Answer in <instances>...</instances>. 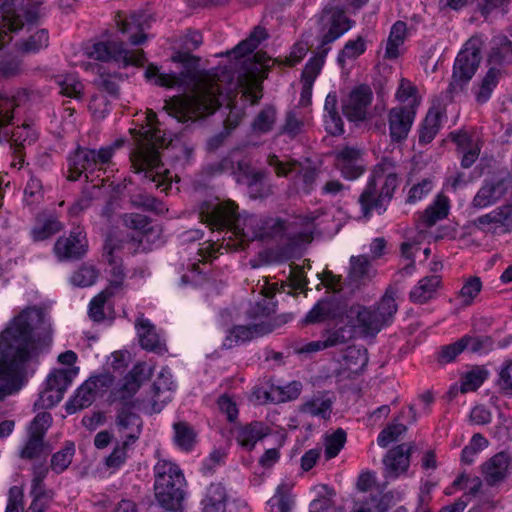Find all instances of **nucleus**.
<instances>
[{
  "label": "nucleus",
  "mask_w": 512,
  "mask_h": 512,
  "mask_svg": "<svg viewBox=\"0 0 512 512\" xmlns=\"http://www.w3.org/2000/svg\"><path fill=\"white\" fill-rule=\"evenodd\" d=\"M122 141H116L111 145L100 147L98 150L86 147H77L67 158V179L78 180L82 175L86 179L93 178L95 173L105 170L111 163L115 151L120 148Z\"/></svg>",
  "instance_id": "6e6552de"
},
{
  "label": "nucleus",
  "mask_w": 512,
  "mask_h": 512,
  "mask_svg": "<svg viewBox=\"0 0 512 512\" xmlns=\"http://www.w3.org/2000/svg\"><path fill=\"white\" fill-rule=\"evenodd\" d=\"M174 388L175 384L171 373L167 370L161 371L153 384L154 396L157 398L153 403L154 412H159L162 408V405H158L157 401L163 404L171 400V393Z\"/></svg>",
  "instance_id": "37998d69"
},
{
  "label": "nucleus",
  "mask_w": 512,
  "mask_h": 512,
  "mask_svg": "<svg viewBox=\"0 0 512 512\" xmlns=\"http://www.w3.org/2000/svg\"><path fill=\"white\" fill-rule=\"evenodd\" d=\"M511 467L510 455L500 452L481 465V473L487 485L497 486L509 476Z\"/></svg>",
  "instance_id": "5701e85b"
},
{
  "label": "nucleus",
  "mask_w": 512,
  "mask_h": 512,
  "mask_svg": "<svg viewBox=\"0 0 512 512\" xmlns=\"http://www.w3.org/2000/svg\"><path fill=\"white\" fill-rule=\"evenodd\" d=\"M338 97L335 91L327 94L324 103L325 128L331 135H340L344 132V123L338 112Z\"/></svg>",
  "instance_id": "e433bc0d"
},
{
  "label": "nucleus",
  "mask_w": 512,
  "mask_h": 512,
  "mask_svg": "<svg viewBox=\"0 0 512 512\" xmlns=\"http://www.w3.org/2000/svg\"><path fill=\"white\" fill-rule=\"evenodd\" d=\"M385 465V476L389 479H396L405 473L410 464V449L405 444L398 445L388 451L383 460Z\"/></svg>",
  "instance_id": "cd10ccee"
},
{
  "label": "nucleus",
  "mask_w": 512,
  "mask_h": 512,
  "mask_svg": "<svg viewBox=\"0 0 512 512\" xmlns=\"http://www.w3.org/2000/svg\"><path fill=\"white\" fill-rule=\"evenodd\" d=\"M155 497L161 507L176 511L184 498L185 478L180 468L173 462L160 459L154 466Z\"/></svg>",
  "instance_id": "0eeeda50"
},
{
  "label": "nucleus",
  "mask_w": 512,
  "mask_h": 512,
  "mask_svg": "<svg viewBox=\"0 0 512 512\" xmlns=\"http://www.w3.org/2000/svg\"><path fill=\"white\" fill-rule=\"evenodd\" d=\"M63 225L55 217H47L44 220H39L31 230L32 239L35 242L44 241L54 234L60 232Z\"/></svg>",
  "instance_id": "603ef678"
},
{
  "label": "nucleus",
  "mask_w": 512,
  "mask_h": 512,
  "mask_svg": "<svg viewBox=\"0 0 512 512\" xmlns=\"http://www.w3.org/2000/svg\"><path fill=\"white\" fill-rule=\"evenodd\" d=\"M123 223L126 227L137 231L136 235H127V238L123 240L129 242V245L132 241L142 243V233L147 231L150 224L149 218L139 213H127L123 215Z\"/></svg>",
  "instance_id": "3c124183"
},
{
  "label": "nucleus",
  "mask_w": 512,
  "mask_h": 512,
  "mask_svg": "<svg viewBox=\"0 0 512 512\" xmlns=\"http://www.w3.org/2000/svg\"><path fill=\"white\" fill-rule=\"evenodd\" d=\"M319 24L320 43L317 46V52L313 58H321L324 64V59L330 51L329 45L349 31L354 21L349 19L339 6H333L326 8L322 12Z\"/></svg>",
  "instance_id": "9d476101"
},
{
  "label": "nucleus",
  "mask_w": 512,
  "mask_h": 512,
  "mask_svg": "<svg viewBox=\"0 0 512 512\" xmlns=\"http://www.w3.org/2000/svg\"><path fill=\"white\" fill-rule=\"evenodd\" d=\"M135 327L140 345L143 349L157 354H163L167 351L164 340L161 335L157 333L155 326L149 319L143 317L138 318Z\"/></svg>",
  "instance_id": "a878e982"
},
{
  "label": "nucleus",
  "mask_w": 512,
  "mask_h": 512,
  "mask_svg": "<svg viewBox=\"0 0 512 512\" xmlns=\"http://www.w3.org/2000/svg\"><path fill=\"white\" fill-rule=\"evenodd\" d=\"M347 324L363 336H376L384 327L372 307L353 304L344 310Z\"/></svg>",
  "instance_id": "dca6fc26"
},
{
  "label": "nucleus",
  "mask_w": 512,
  "mask_h": 512,
  "mask_svg": "<svg viewBox=\"0 0 512 512\" xmlns=\"http://www.w3.org/2000/svg\"><path fill=\"white\" fill-rule=\"evenodd\" d=\"M271 331H273V327L265 324L264 321L253 325H236L229 331V335L226 338V341H229L227 345L231 347L234 344L245 343Z\"/></svg>",
  "instance_id": "2f4dec72"
},
{
  "label": "nucleus",
  "mask_w": 512,
  "mask_h": 512,
  "mask_svg": "<svg viewBox=\"0 0 512 512\" xmlns=\"http://www.w3.org/2000/svg\"><path fill=\"white\" fill-rule=\"evenodd\" d=\"M336 167L347 180L359 178L365 171L361 151L354 147H344L336 154Z\"/></svg>",
  "instance_id": "b1692460"
},
{
  "label": "nucleus",
  "mask_w": 512,
  "mask_h": 512,
  "mask_svg": "<svg viewBox=\"0 0 512 512\" xmlns=\"http://www.w3.org/2000/svg\"><path fill=\"white\" fill-rule=\"evenodd\" d=\"M267 161L278 177L290 178L294 185L301 187L304 192L309 193L314 188L317 170L309 161L303 164L291 159L281 160L276 155H270Z\"/></svg>",
  "instance_id": "f8f14e48"
},
{
  "label": "nucleus",
  "mask_w": 512,
  "mask_h": 512,
  "mask_svg": "<svg viewBox=\"0 0 512 512\" xmlns=\"http://www.w3.org/2000/svg\"><path fill=\"white\" fill-rule=\"evenodd\" d=\"M415 116L413 105H398L388 111L387 120L392 142L399 143L408 137Z\"/></svg>",
  "instance_id": "6ab92c4d"
},
{
  "label": "nucleus",
  "mask_w": 512,
  "mask_h": 512,
  "mask_svg": "<svg viewBox=\"0 0 512 512\" xmlns=\"http://www.w3.org/2000/svg\"><path fill=\"white\" fill-rule=\"evenodd\" d=\"M132 446L127 442L118 441L113 451L105 458V466L113 471L120 469L126 463Z\"/></svg>",
  "instance_id": "6e6d98bb"
},
{
  "label": "nucleus",
  "mask_w": 512,
  "mask_h": 512,
  "mask_svg": "<svg viewBox=\"0 0 512 512\" xmlns=\"http://www.w3.org/2000/svg\"><path fill=\"white\" fill-rule=\"evenodd\" d=\"M43 325L42 311L27 308L0 335V401L21 389L26 363L36 351V331Z\"/></svg>",
  "instance_id": "f03ea898"
},
{
  "label": "nucleus",
  "mask_w": 512,
  "mask_h": 512,
  "mask_svg": "<svg viewBox=\"0 0 512 512\" xmlns=\"http://www.w3.org/2000/svg\"><path fill=\"white\" fill-rule=\"evenodd\" d=\"M32 501L26 512H45L53 499L54 492L51 489L30 490Z\"/></svg>",
  "instance_id": "052dcab7"
},
{
  "label": "nucleus",
  "mask_w": 512,
  "mask_h": 512,
  "mask_svg": "<svg viewBox=\"0 0 512 512\" xmlns=\"http://www.w3.org/2000/svg\"><path fill=\"white\" fill-rule=\"evenodd\" d=\"M395 295L396 292L394 290L387 289L381 299L371 306L384 328L393 323L398 311Z\"/></svg>",
  "instance_id": "a19ab883"
},
{
  "label": "nucleus",
  "mask_w": 512,
  "mask_h": 512,
  "mask_svg": "<svg viewBox=\"0 0 512 512\" xmlns=\"http://www.w3.org/2000/svg\"><path fill=\"white\" fill-rule=\"evenodd\" d=\"M143 429L141 417L133 412L130 407H122L115 418V432L120 441L135 445L140 438Z\"/></svg>",
  "instance_id": "aec40b11"
},
{
  "label": "nucleus",
  "mask_w": 512,
  "mask_h": 512,
  "mask_svg": "<svg viewBox=\"0 0 512 512\" xmlns=\"http://www.w3.org/2000/svg\"><path fill=\"white\" fill-rule=\"evenodd\" d=\"M487 55L489 68H499L512 64V41L505 35L494 36Z\"/></svg>",
  "instance_id": "bb28decb"
},
{
  "label": "nucleus",
  "mask_w": 512,
  "mask_h": 512,
  "mask_svg": "<svg viewBox=\"0 0 512 512\" xmlns=\"http://www.w3.org/2000/svg\"><path fill=\"white\" fill-rule=\"evenodd\" d=\"M396 99L401 105H413L414 110H417L420 104L416 86L406 79L400 81L396 92Z\"/></svg>",
  "instance_id": "13d9d810"
},
{
  "label": "nucleus",
  "mask_w": 512,
  "mask_h": 512,
  "mask_svg": "<svg viewBox=\"0 0 512 512\" xmlns=\"http://www.w3.org/2000/svg\"><path fill=\"white\" fill-rule=\"evenodd\" d=\"M232 92V88L222 87L219 79H206L195 84L192 95L166 101L164 109L178 122H187L214 113L224 103L229 104Z\"/></svg>",
  "instance_id": "20e7f679"
},
{
  "label": "nucleus",
  "mask_w": 512,
  "mask_h": 512,
  "mask_svg": "<svg viewBox=\"0 0 512 512\" xmlns=\"http://www.w3.org/2000/svg\"><path fill=\"white\" fill-rule=\"evenodd\" d=\"M17 103L14 97L0 95V142H10L11 148L17 154L18 163L22 164L24 159L22 150L32 145L37 140V132L27 124L17 126L11 133L6 130V125L13 119V111Z\"/></svg>",
  "instance_id": "1a4fd4ad"
},
{
  "label": "nucleus",
  "mask_w": 512,
  "mask_h": 512,
  "mask_svg": "<svg viewBox=\"0 0 512 512\" xmlns=\"http://www.w3.org/2000/svg\"><path fill=\"white\" fill-rule=\"evenodd\" d=\"M406 38L407 24L403 21L395 22L390 29L388 38L383 43V58L386 60L397 59L402 53V48Z\"/></svg>",
  "instance_id": "72a5a7b5"
},
{
  "label": "nucleus",
  "mask_w": 512,
  "mask_h": 512,
  "mask_svg": "<svg viewBox=\"0 0 512 512\" xmlns=\"http://www.w3.org/2000/svg\"><path fill=\"white\" fill-rule=\"evenodd\" d=\"M97 271L93 266L83 265L71 276V283L78 287H88L95 283Z\"/></svg>",
  "instance_id": "338daca9"
},
{
  "label": "nucleus",
  "mask_w": 512,
  "mask_h": 512,
  "mask_svg": "<svg viewBox=\"0 0 512 512\" xmlns=\"http://www.w3.org/2000/svg\"><path fill=\"white\" fill-rule=\"evenodd\" d=\"M57 83L60 87L61 94L76 99L81 98L83 84L75 74L60 75L57 78Z\"/></svg>",
  "instance_id": "4d7b16f0"
},
{
  "label": "nucleus",
  "mask_w": 512,
  "mask_h": 512,
  "mask_svg": "<svg viewBox=\"0 0 512 512\" xmlns=\"http://www.w3.org/2000/svg\"><path fill=\"white\" fill-rule=\"evenodd\" d=\"M147 119L150 128L131 153L130 160L135 173H142L147 183L154 184L161 192H167L172 186L173 175L159 157L157 142L161 137L157 135L156 114L150 111Z\"/></svg>",
  "instance_id": "39448f33"
},
{
  "label": "nucleus",
  "mask_w": 512,
  "mask_h": 512,
  "mask_svg": "<svg viewBox=\"0 0 512 512\" xmlns=\"http://www.w3.org/2000/svg\"><path fill=\"white\" fill-rule=\"evenodd\" d=\"M507 183L504 179H486L475 194L472 206L484 209L499 202L507 193Z\"/></svg>",
  "instance_id": "393cba45"
},
{
  "label": "nucleus",
  "mask_w": 512,
  "mask_h": 512,
  "mask_svg": "<svg viewBox=\"0 0 512 512\" xmlns=\"http://www.w3.org/2000/svg\"><path fill=\"white\" fill-rule=\"evenodd\" d=\"M448 212L449 199L446 196L438 195L434 202L426 208L423 214V221L427 226H432L437 221L444 219Z\"/></svg>",
  "instance_id": "864d4df0"
},
{
  "label": "nucleus",
  "mask_w": 512,
  "mask_h": 512,
  "mask_svg": "<svg viewBox=\"0 0 512 512\" xmlns=\"http://www.w3.org/2000/svg\"><path fill=\"white\" fill-rule=\"evenodd\" d=\"M210 176L228 173L236 177L237 182L244 179L249 185L257 183L262 179L261 173H253L249 163L242 158L239 150L231 151L226 157L219 161L210 163L205 168Z\"/></svg>",
  "instance_id": "4468645a"
},
{
  "label": "nucleus",
  "mask_w": 512,
  "mask_h": 512,
  "mask_svg": "<svg viewBox=\"0 0 512 512\" xmlns=\"http://www.w3.org/2000/svg\"><path fill=\"white\" fill-rule=\"evenodd\" d=\"M43 199V186L40 179L31 176L24 189V202L28 206L39 204Z\"/></svg>",
  "instance_id": "e2e57ef3"
},
{
  "label": "nucleus",
  "mask_w": 512,
  "mask_h": 512,
  "mask_svg": "<svg viewBox=\"0 0 512 512\" xmlns=\"http://www.w3.org/2000/svg\"><path fill=\"white\" fill-rule=\"evenodd\" d=\"M373 101V92L368 85H359L351 90L342 103V112L351 122L366 120Z\"/></svg>",
  "instance_id": "f3484780"
},
{
  "label": "nucleus",
  "mask_w": 512,
  "mask_h": 512,
  "mask_svg": "<svg viewBox=\"0 0 512 512\" xmlns=\"http://www.w3.org/2000/svg\"><path fill=\"white\" fill-rule=\"evenodd\" d=\"M443 114L435 107L429 109L420 129L419 141L431 142L440 130Z\"/></svg>",
  "instance_id": "c03bdc74"
},
{
  "label": "nucleus",
  "mask_w": 512,
  "mask_h": 512,
  "mask_svg": "<svg viewBox=\"0 0 512 512\" xmlns=\"http://www.w3.org/2000/svg\"><path fill=\"white\" fill-rule=\"evenodd\" d=\"M145 77L154 84L167 88L181 87L185 85L188 80H193L189 71L182 72L180 75H176L175 73H163L155 65L148 66L145 71Z\"/></svg>",
  "instance_id": "c9c22d12"
},
{
  "label": "nucleus",
  "mask_w": 512,
  "mask_h": 512,
  "mask_svg": "<svg viewBox=\"0 0 512 512\" xmlns=\"http://www.w3.org/2000/svg\"><path fill=\"white\" fill-rule=\"evenodd\" d=\"M39 7L31 0H1L0 2V30L5 29L12 40H16L15 47L21 54H36L49 45V33L44 28H38Z\"/></svg>",
  "instance_id": "7ed1b4c3"
},
{
  "label": "nucleus",
  "mask_w": 512,
  "mask_h": 512,
  "mask_svg": "<svg viewBox=\"0 0 512 512\" xmlns=\"http://www.w3.org/2000/svg\"><path fill=\"white\" fill-rule=\"evenodd\" d=\"M473 225L480 231L500 235L512 230V204H505L477 217Z\"/></svg>",
  "instance_id": "a211bd4d"
},
{
  "label": "nucleus",
  "mask_w": 512,
  "mask_h": 512,
  "mask_svg": "<svg viewBox=\"0 0 512 512\" xmlns=\"http://www.w3.org/2000/svg\"><path fill=\"white\" fill-rule=\"evenodd\" d=\"M406 430L407 428L404 424L392 423L379 433L377 443L380 447L385 448L390 443L396 441Z\"/></svg>",
  "instance_id": "69168bd1"
},
{
  "label": "nucleus",
  "mask_w": 512,
  "mask_h": 512,
  "mask_svg": "<svg viewBox=\"0 0 512 512\" xmlns=\"http://www.w3.org/2000/svg\"><path fill=\"white\" fill-rule=\"evenodd\" d=\"M346 442V432L339 428L325 438V457L332 459L336 457Z\"/></svg>",
  "instance_id": "680f3d73"
},
{
  "label": "nucleus",
  "mask_w": 512,
  "mask_h": 512,
  "mask_svg": "<svg viewBox=\"0 0 512 512\" xmlns=\"http://www.w3.org/2000/svg\"><path fill=\"white\" fill-rule=\"evenodd\" d=\"M86 249V234L80 227L74 228L68 237H60L54 245V253L60 260L79 258Z\"/></svg>",
  "instance_id": "4be33fe9"
},
{
  "label": "nucleus",
  "mask_w": 512,
  "mask_h": 512,
  "mask_svg": "<svg viewBox=\"0 0 512 512\" xmlns=\"http://www.w3.org/2000/svg\"><path fill=\"white\" fill-rule=\"evenodd\" d=\"M496 385L502 393L512 395V359L505 361L500 367Z\"/></svg>",
  "instance_id": "774afa93"
},
{
  "label": "nucleus",
  "mask_w": 512,
  "mask_h": 512,
  "mask_svg": "<svg viewBox=\"0 0 512 512\" xmlns=\"http://www.w3.org/2000/svg\"><path fill=\"white\" fill-rule=\"evenodd\" d=\"M127 246H129V242L117 236H109L104 244V256L109 265L110 283L115 287H119L125 278L122 259L119 254Z\"/></svg>",
  "instance_id": "412c9836"
},
{
  "label": "nucleus",
  "mask_w": 512,
  "mask_h": 512,
  "mask_svg": "<svg viewBox=\"0 0 512 512\" xmlns=\"http://www.w3.org/2000/svg\"><path fill=\"white\" fill-rule=\"evenodd\" d=\"M75 454L73 442H66L64 447L54 453L50 460V468L56 474L64 472L72 463Z\"/></svg>",
  "instance_id": "5fc2aeb1"
},
{
  "label": "nucleus",
  "mask_w": 512,
  "mask_h": 512,
  "mask_svg": "<svg viewBox=\"0 0 512 512\" xmlns=\"http://www.w3.org/2000/svg\"><path fill=\"white\" fill-rule=\"evenodd\" d=\"M200 217L211 229H230L242 241L255 239L274 241L278 245L274 260H288L296 247L312 239L316 212L289 219L248 215L241 218L232 201L206 202L200 208Z\"/></svg>",
  "instance_id": "f257e3e1"
},
{
  "label": "nucleus",
  "mask_w": 512,
  "mask_h": 512,
  "mask_svg": "<svg viewBox=\"0 0 512 512\" xmlns=\"http://www.w3.org/2000/svg\"><path fill=\"white\" fill-rule=\"evenodd\" d=\"M333 403L334 398L329 392H318L307 398L299 407V411L326 420L330 418Z\"/></svg>",
  "instance_id": "c756f323"
},
{
  "label": "nucleus",
  "mask_w": 512,
  "mask_h": 512,
  "mask_svg": "<svg viewBox=\"0 0 512 512\" xmlns=\"http://www.w3.org/2000/svg\"><path fill=\"white\" fill-rule=\"evenodd\" d=\"M117 31L123 38H126L132 45H140L145 42L146 35L142 27L140 16L131 15L129 18L122 17L121 14H117L115 18Z\"/></svg>",
  "instance_id": "f704fd0d"
},
{
  "label": "nucleus",
  "mask_w": 512,
  "mask_h": 512,
  "mask_svg": "<svg viewBox=\"0 0 512 512\" xmlns=\"http://www.w3.org/2000/svg\"><path fill=\"white\" fill-rule=\"evenodd\" d=\"M78 370L79 369L76 367L54 370L48 375L46 385L54 390H59L60 393L64 395L73 379L78 374Z\"/></svg>",
  "instance_id": "8fccbe9b"
},
{
  "label": "nucleus",
  "mask_w": 512,
  "mask_h": 512,
  "mask_svg": "<svg viewBox=\"0 0 512 512\" xmlns=\"http://www.w3.org/2000/svg\"><path fill=\"white\" fill-rule=\"evenodd\" d=\"M266 37L267 33L264 28L255 27L250 36L236 45L229 54L234 55L236 59L251 54Z\"/></svg>",
  "instance_id": "09e8293b"
},
{
  "label": "nucleus",
  "mask_w": 512,
  "mask_h": 512,
  "mask_svg": "<svg viewBox=\"0 0 512 512\" xmlns=\"http://www.w3.org/2000/svg\"><path fill=\"white\" fill-rule=\"evenodd\" d=\"M270 433L271 429L266 423L253 421L236 429V441L241 447L251 451L259 441Z\"/></svg>",
  "instance_id": "c85d7f7f"
},
{
  "label": "nucleus",
  "mask_w": 512,
  "mask_h": 512,
  "mask_svg": "<svg viewBox=\"0 0 512 512\" xmlns=\"http://www.w3.org/2000/svg\"><path fill=\"white\" fill-rule=\"evenodd\" d=\"M501 70L499 68H489L485 76L483 77L480 86L475 92L476 101L480 104L486 103L494 89L497 87L499 79L501 77Z\"/></svg>",
  "instance_id": "de8ad7c7"
},
{
  "label": "nucleus",
  "mask_w": 512,
  "mask_h": 512,
  "mask_svg": "<svg viewBox=\"0 0 512 512\" xmlns=\"http://www.w3.org/2000/svg\"><path fill=\"white\" fill-rule=\"evenodd\" d=\"M480 60V48L477 45V40L470 39L455 59L453 82L450 86L454 87L455 84L462 86L468 83L477 71Z\"/></svg>",
  "instance_id": "2eb2a0df"
},
{
  "label": "nucleus",
  "mask_w": 512,
  "mask_h": 512,
  "mask_svg": "<svg viewBox=\"0 0 512 512\" xmlns=\"http://www.w3.org/2000/svg\"><path fill=\"white\" fill-rule=\"evenodd\" d=\"M399 185L398 168L396 162L384 157L374 167L372 174L359 196L358 203L365 217L373 211L381 214L393 198Z\"/></svg>",
  "instance_id": "423d86ee"
},
{
  "label": "nucleus",
  "mask_w": 512,
  "mask_h": 512,
  "mask_svg": "<svg viewBox=\"0 0 512 512\" xmlns=\"http://www.w3.org/2000/svg\"><path fill=\"white\" fill-rule=\"evenodd\" d=\"M174 429V443L184 452H190L195 444L197 434L194 428L187 422H178L173 425Z\"/></svg>",
  "instance_id": "a18cd8bd"
},
{
  "label": "nucleus",
  "mask_w": 512,
  "mask_h": 512,
  "mask_svg": "<svg viewBox=\"0 0 512 512\" xmlns=\"http://www.w3.org/2000/svg\"><path fill=\"white\" fill-rule=\"evenodd\" d=\"M482 289V282L479 277H470L462 286L459 298L465 306L473 303Z\"/></svg>",
  "instance_id": "0e129e2a"
},
{
  "label": "nucleus",
  "mask_w": 512,
  "mask_h": 512,
  "mask_svg": "<svg viewBox=\"0 0 512 512\" xmlns=\"http://www.w3.org/2000/svg\"><path fill=\"white\" fill-rule=\"evenodd\" d=\"M365 51L366 39L363 36H358L356 39L346 42L338 55V61L345 62L346 60L356 59Z\"/></svg>",
  "instance_id": "bf43d9fd"
},
{
  "label": "nucleus",
  "mask_w": 512,
  "mask_h": 512,
  "mask_svg": "<svg viewBox=\"0 0 512 512\" xmlns=\"http://www.w3.org/2000/svg\"><path fill=\"white\" fill-rule=\"evenodd\" d=\"M113 383L114 377L109 373L90 377L78 387L74 395L66 402V412L74 414L79 410L89 407L96 397L106 393Z\"/></svg>",
  "instance_id": "ddd939ff"
},
{
  "label": "nucleus",
  "mask_w": 512,
  "mask_h": 512,
  "mask_svg": "<svg viewBox=\"0 0 512 512\" xmlns=\"http://www.w3.org/2000/svg\"><path fill=\"white\" fill-rule=\"evenodd\" d=\"M227 493L220 483L210 484L201 501L202 512H227Z\"/></svg>",
  "instance_id": "4c0bfd02"
},
{
  "label": "nucleus",
  "mask_w": 512,
  "mask_h": 512,
  "mask_svg": "<svg viewBox=\"0 0 512 512\" xmlns=\"http://www.w3.org/2000/svg\"><path fill=\"white\" fill-rule=\"evenodd\" d=\"M89 58L109 62L113 61L124 67L128 65H141L144 61L143 51L140 49L129 50L124 48L123 39L120 41L107 40L94 43L86 48Z\"/></svg>",
  "instance_id": "9b49d317"
},
{
  "label": "nucleus",
  "mask_w": 512,
  "mask_h": 512,
  "mask_svg": "<svg viewBox=\"0 0 512 512\" xmlns=\"http://www.w3.org/2000/svg\"><path fill=\"white\" fill-rule=\"evenodd\" d=\"M322 67L323 63L321 58H311L306 63L301 74L302 88L299 99L300 106L307 107L311 104L313 85Z\"/></svg>",
  "instance_id": "7c9ffc66"
},
{
  "label": "nucleus",
  "mask_w": 512,
  "mask_h": 512,
  "mask_svg": "<svg viewBox=\"0 0 512 512\" xmlns=\"http://www.w3.org/2000/svg\"><path fill=\"white\" fill-rule=\"evenodd\" d=\"M376 274L370 260L366 255L352 256L348 279L351 283L359 285L361 282L370 280Z\"/></svg>",
  "instance_id": "79ce46f5"
},
{
  "label": "nucleus",
  "mask_w": 512,
  "mask_h": 512,
  "mask_svg": "<svg viewBox=\"0 0 512 512\" xmlns=\"http://www.w3.org/2000/svg\"><path fill=\"white\" fill-rule=\"evenodd\" d=\"M12 41V37L5 30H0V76L15 77L22 73L23 66L20 59L5 51V46Z\"/></svg>",
  "instance_id": "473e14b6"
},
{
  "label": "nucleus",
  "mask_w": 512,
  "mask_h": 512,
  "mask_svg": "<svg viewBox=\"0 0 512 512\" xmlns=\"http://www.w3.org/2000/svg\"><path fill=\"white\" fill-rule=\"evenodd\" d=\"M453 140L458 144L461 152L463 153L461 166L463 168H470L479 157V144L477 142H472L466 133L455 135Z\"/></svg>",
  "instance_id": "49530a36"
},
{
  "label": "nucleus",
  "mask_w": 512,
  "mask_h": 512,
  "mask_svg": "<svg viewBox=\"0 0 512 512\" xmlns=\"http://www.w3.org/2000/svg\"><path fill=\"white\" fill-rule=\"evenodd\" d=\"M440 284V276H426L420 279L418 283L411 289L409 298L413 303H425L435 297Z\"/></svg>",
  "instance_id": "58836bf2"
},
{
  "label": "nucleus",
  "mask_w": 512,
  "mask_h": 512,
  "mask_svg": "<svg viewBox=\"0 0 512 512\" xmlns=\"http://www.w3.org/2000/svg\"><path fill=\"white\" fill-rule=\"evenodd\" d=\"M339 316V304L330 299L319 300L306 314L304 323L314 324L328 319H336Z\"/></svg>",
  "instance_id": "ea45409f"
}]
</instances>
